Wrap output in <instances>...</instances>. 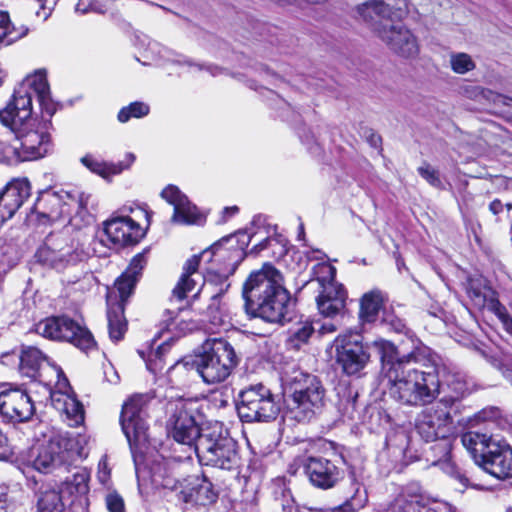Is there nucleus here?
Masks as SVG:
<instances>
[{
	"label": "nucleus",
	"mask_w": 512,
	"mask_h": 512,
	"mask_svg": "<svg viewBox=\"0 0 512 512\" xmlns=\"http://www.w3.org/2000/svg\"><path fill=\"white\" fill-rule=\"evenodd\" d=\"M90 473L85 468H80L71 479H67L61 486L62 494L67 498L85 496L89 492Z\"/></svg>",
	"instance_id": "36"
},
{
	"label": "nucleus",
	"mask_w": 512,
	"mask_h": 512,
	"mask_svg": "<svg viewBox=\"0 0 512 512\" xmlns=\"http://www.w3.org/2000/svg\"><path fill=\"white\" fill-rule=\"evenodd\" d=\"M299 512H329V511L326 509H321V508L302 507L299 509Z\"/></svg>",
	"instance_id": "63"
},
{
	"label": "nucleus",
	"mask_w": 512,
	"mask_h": 512,
	"mask_svg": "<svg viewBox=\"0 0 512 512\" xmlns=\"http://www.w3.org/2000/svg\"><path fill=\"white\" fill-rule=\"evenodd\" d=\"M370 141H371V144H372L374 147H377V146L380 144V142H381V138H380V136L373 134V135L371 136Z\"/></svg>",
	"instance_id": "64"
},
{
	"label": "nucleus",
	"mask_w": 512,
	"mask_h": 512,
	"mask_svg": "<svg viewBox=\"0 0 512 512\" xmlns=\"http://www.w3.org/2000/svg\"><path fill=\"white\" fill-rule=\"evenodd\" d=\"M0 121L9 127L16 136V143L10 144L13 151L12 165L37 160L44 157L50 148V134L46 124H42L30 115H23L11 108L0 110Z\"/></svg>",
	"instance_id": "4"
},
{
	"label": "nucleus",
	"mask_w": 512,
	"mask_h": 512,
	"mask_svg": "<svg viewBox=\"0 0 512 512\" xmlns=\"http://www.w3.org/2000/svg\"><path fill=\"white\" fill-rule=\"evenodd\" d=\"M274 244H279V241L277 239H273V238H266L265 240L261 241L259 244L255 245L253 247V249L251 250V252L258 253L267 247L273 246Z\"/></svg>",
	"instance_id": "57"
},
{
	"label": "nucleus",
	"mask_w": 512,
	"mask_h": 512,
	"mask_svg": "<svg viewBox=\"0 0 512 512\" xmlns=\"http://www.w3.org/2000/svg\"><path fill=\"white\" fill-rule=\"evenodd\" d=\"M346 291L342 285H326L316 298L319 312L325 317L337 315L345 306Z\"/></svg>",
	"instance_id": "29"
},
{
	"label": "nucleus",
	"mask_w": 512,
	"mask_h": 512,
	"mask_svg": "<svg viewBox=\"0 0 512 512\" xmlns=\"http://www.w3.org/2000/svg\"><path fill=\"white\" fill-rule=\"evenodd\" d=\"M108 0H79L76 11L82 14L88 12L105 13L108 9Z\"/></svg>",
	"instance_id": "45"
},
{
	"label": "nucleus",
	"mask_w": 512,
	"mask_h": 512,
	"mask_svg": "<svg viewBox=\"0 0 512 512\" xmlns=\"http://www.w3.org/2000/svg\"><path fill=\"white\" fill-rule=\"evenodd\" d=\"M149 105L144 102H133L123 107L118 113V120L121 123L128 122L131 118H142L149 114Z\"/></svg>",
	"instance_id": "43"
},
{
	"label": "nucleus",
	"mask_w": 512,
	"mask_h": 512,
	"mask_svg": "<svg viewBox=\"0 0 512 512\" xmlns=\"http://www.w3.org/2000/svg\"><path fill=\"white\" fill-rule=\"evenodd\" d=\"M161 197L174 207L171 221L181 225H201L204 215L189 201L188 197L175 185L166 186Z\"/></svg>",
	"instance_id": "21"
},
{
	"label": "nucleus",
	"mask_w": 512,
	"mask_h": 512,
	"mask_svg": "<svg viewBox=\"0 0 512 512\" xmlns=\"http://www.w3.org/2000/svg\"><path fill=\"white\" fill-rule=\"evenodd\" d=\"M90 199V194L76 189L45 190L40 192L33 206V212L41 221H56L69 216L73 210L77 212L87 210Z\"/></svg>",
	"instance_id": "9"
},
{
	"label": "nucleus",
	"mask_w": 512,
	"mask_h": 512,
	"mask_svg": "<svg viewBox=\"0 0 512 512\" xmlns=\"http://www.w3.org/2000/svg\"><path fill=\"white\" fill-rule=\"evenodd\" d=\"M336 331V327L332 323H324L320 328V333L326 334V333H332Z\"/></svg>",
	"instance_id": "62"
},
{
	"label": "nucleus",
	"mask_w": 512,
	"mask_h": 512,
	"mask_svg": "<svg viewBox=\"0 0 512 512\" xmlns=\"http://www.w3.org/2000/svg\"><path fill=\"white\" fill-rule=\"evenodd\" d=\"M467 293L477 306H485L494 297V293L483 284L481 279H469ZM490 306V303L488 304Z\"/></svg>",
	"instance_id": "38"
},
{
	"label": "nucleus",
	"mask_w": 512,
	"mask_h": 512,
	"mask_svg": "<svg viewBox=\"0 0 512 512\" xmlns=\"http://www.w3.org/2000/svg\"><path fill=\"white\" fill-rule=\"evenodd\" d=\"M35 330L47 339L68 341L83 351L95 346L90 331L68 317H48L37 323Z\"/></svg>",
	"instance_id": "12"
},
{
	"label": "nucleus",
	"mask_w": 512,
	"mask_h": 512,
	"mask_svg": "<svg viewBox=\"0 0 512 512\" xmlns=\"http://www.w3.org/2000/svg\"><path fill=\"white\" fill-rule=\"evenodd\" d=\"M14 508V503L9 496V488L0 486V512H10Z\"/></svg>",
	"instance_id": "54"
},
{
	"label": "nucleus",
	"mask_w": 512,
	"mask_h": 512,
	"mask_svg": "<svg viewBox=\"0 0 512 512\" xmlns=\"http://www.w3.org/2000/svg\"><path fill=\"white\" fill-rule=\"evenodd\" d=\"M34 95L45 112L52 116L55 112V105L50 96V88L44 69L36 70L26 76L5 108H11V111H19L24 116L30 115L33 112L32 98Z\"/></svg>",
	"instance_id": "10"
},
{
	"label": "nucleus",
	"mask_w": 512,
	"mask_h": 512,
	"mask_svg": "<svg viewBox=\"0 0 512 512\" xmlns=\"http://www.w3.org/2000/svg\"><path fill=\"white\" fill-rule=\"evenodd\" d=\"M449 64L456 74H466L476 68L473 58L464 52H452L449 54Z\"/></svg>",
	"instance_id": "41"
},
{
	"label": "nucleus",
	"mask_w": 512,
	"mask_h": 512,
	"mask_svg": "<svg viewBox=\"0 0 512 512\" xmlns=\"http://www.w3.org/2000/svg\"><path fill=\"white\" fill-rule=\"evenodd\" d=\"M19 369L20 372L30 378H42L43 373L55 371L52 368H59L56 365H51L47 361L43 353L36 347H25L22 349L19 356Z\"/></svg>",
	"instance_id": "28"
},
{
	"label": "nucleus",
	"mask_w": 512,
	"mask_h": 512,
	"mask_svg": "<svg viewBox=\"0 0 512 512\" xmlns=\"http://www.w3.org/2000/svg\"><path fill=\"white\" fill-rule=\"evenodd\" d=\"M430 498L423 492L418 483H409L402 487L389 504L391 512H419L428 506Z\"/></svg>",
	"instance_id": "26"
},
{
	"label": "nucleus",
	"mask_w": 512,
	"mask_h": 512,
	"mask_svg": "<svg viewBox=\"0 0 512 512\" xmlns=\"http://www.w3.org/2000/svg\"><path fill=\"white\" fill-rule=\"evenodd\" d=\"M489 208L493 214H498L503 210V204L499 200H494L490 203Z\"/></svg>",
	"instance_id": "58"
},
{
	"label": "nucleus",
	"mask_w": 512,
	"mask_h": 512,
	"mask_svg": "<svg viewBox=\"0 0 512 512\" xmlns=\"http://www.w3.org/2000/svg\"><path fill=\"white\" fill-rule=\"evenodd\" d=\"M13 151L10 149V144L0 141V163L12 165Z\"/></svg>",
	"instance_id": "56"
},
{
	"label": "nucleus",
	"mask_w": 512,
	"mask_h": 512,
	"mask_svg": "<svg viewBox=\"0 0 512 512\" xmlns=\"http://www.w3.org/2000/svg\"><path fill=\"white\" fill-rule=\"evenodd\" d=\"M177 466L172 460L155 461L150 467L152 485L156 488L175 489L178 484L175 471Z\"/></svg>",
	"instance_id": "32"
},
{
	"label": "nucleus",
	"mask_w": 512,
	"mask_h": 512,
	"mask_svg": "<svg viewBox=\"0 0 512 512\" xmlns=\"http://www.w3.org/2000/svg\"><path fill=\"white\" fill-rule=\"evenodd\" d=\"M389 323L391 327L397 332H401L405 328V324L403 323V321L398 318H396L395 320H391Z\"/></svg>",
	"instance_id": "59"
},
{
	"label": "nucleus",
	"mask_w": 512,
	"mask_h": 512,
	"mask_svg": "<svg viewBox=\"0 0 512 512\" xmlns=\"http://www.w3.org/2000/svg\"><path fill=\"white\" fill-rule=\"evenodd\" d=\"M81 282H82V283H86V284H88L90 287H93V286H96V285H97V280H96V278L94 277V275H93V274H91V273H87V274L83 277V279H82V281H81Z\"/></svg>",
	"instance_id": "60"
},
{
	"label": "nucleus",
	"mask_w": 512,
	"mask_h": 512,
	"mask_svg": "<svg viewBox=\"0 0 512 512\" xmlns=\"http://www.w3.org/2000/svg\"><path fill=\"white\" fill-rule=\"evenodd\" d=\"M314 331L312 322L308 320L300 322L291 330L288 341L293 348L299 349L308 342Z\"/></svg>",
	"instance_id": "40"
},
{
	"label": "nucleus",
	"mask_w": 512,
	"mask_h": 512,
	"mask_svg": "<svg viewBox=\"0 0 512 512\" xmlns=\"http://www.w3.org/2000/svg\"><path fill=\"white\" fill-rule=\"evenodd\" d=\"M97 479L103 485H107L110 482V469L106 459L100 460L98 464Z\"/></svg>",
	"instance_id": "55"
},
{
	"label": "nucleus",
	"mask_w": 512,
	"mask_h": 512,
	"mask_svg": "<svg viewBox=\"0 0 512 512\" xmlns=\"http://www.w3.org/2000/svg\"><path fill=\"white\" fill-rule=\"evenodd\" d=\"M194 451L202 465L224 470H232L239 465L237 444L219 422L202 427Z\"/></svg>",
	"instance_id": "8"
},
{
	"label": "nucleus",
	"mask_w": 512,
	"mask_h": 512,
	"mask_svg": "<svg viewBox=\"0 0 512 512\" xmlns=\"http://www.w3.org/2000/svg\"><path fill=\"white\" fill-rule=\"evenodd\" d=\"M135 160L132 153H128L125 159L118 163H108L97 160L90 154L83 156L80 161L91 172L103 177L109 178L114 175L120 174L125 169H128Z\"/></svg>",
	"instance_id": "31"
},
{
	"label": "nucleus",
	"mask_w": 512,
	"mask_h": 512,
	"mask_svg": "<svg viewBox=\"0 0 512 512\" xmlns=\"http://www.w3.org/2000/svg\"><path fill=\"white\" fill-rule=\"evenodd\" d=\"M107 319L109 337L113 342L120 341L126 332V320L122 304H113L112 293L107 295Z\"/></svg>",
	"instance_id": "33"
},
{
	"label": "nucleus",
	"mask_w": 512,
	"mask_h": 512,
	"mask_svg": "<svg viewBox=\"0 0 512 512\" xmlns=\"http://www.w3.org/2000/svg\"><path fill=\"white\" fill-rule=\"evenodd\" d=\"M384 297L378 290L365 293L360 299L359 319L364 323H373L377 320L382 309Z\"/></svg>",
	"instance_id": "35"
},
{
	"label": "nucleus",
	"mask_w": 512,
	"mask_h": 512,
	"mask_svg": "<svg viewBox=\"0 0 512 512\" xmlns=\"http://www.w3.org/2000/svg\"><path fill=\"white\" fill-rule=\"evenodd\" d=\"M381 360L382 382L389 396L409 407L431 404L440 394V379L429 362V350L416 348L399 356L397 347L390 341L377 339L371 343Z\"/></svg>",
	"instance_id": "1"
},
{
	"label": "nucleus",
	"mask_w": 512,
	"mask_h": 512,
	"mask_svg": "<svg viewBox=\"0 0 512 512\" xmlns=\"http://www.w3.org/2000/svg\"><path fill=\"white\" fill-rule=\"evenodd\" d=\"M35 257L43 266L62 270L77 260V255L68 239L62 235L51 234L37 250Z\"/></svg>",
	"instance_id": "19"
},
{
	"label": "nucleus",
	"mask_w": 512,
	"mask_h": 512,
	"mask_svg": "<svg viewBox=\"0 0 512 512\" xmlns=\"http://www.w3.org/2000/svg\"><path fill=\"white\" fill-rule=\"evenodd\" d=\"M137 281L129 276H125L124 273L115 281V290L110 291L112 293L113 304H122L124 306L125 301L132 294Z\"/></svg>",
	"instance_id": "39"
},
{
	"label": "nucleus",
	"mask_w": 512,
	"mask_h": 512,
	"mask_svg": "<svg viewBox=\"0 0 512 512\" xmlns=\"http://www.w3.org/2000/svg\"><path fill=\"white\" fill-rule=\"evenodd\" d=\"M35 412L33 401L29 394L19 388L0 392V414L3 419L14 422H26Z\"/></svg>",
	"instance_id": "20"
},
{
	"label": "nucleus",
	"mask_w": 512,
	"mask_h": 512,
	"mask_svg": "<svg viewBox=\"0 0 512 512\" xmlns=\"http://www.w3.org/2000/svg\"><path fill=\"white\" fill-rule=\"evenodd\" d=\"M146 264V254L144 252L138 253L131 259L129 266L123 273L125 274V276H129L138 281L139 277L141 276L142 270L144 269Z\"/></svg>",
	"instance_id": "46"
},
{
	"label": "nucleus",
	"mask_w": 512,
	"mask_h": 512,
	"mask_svg": "<svg viewBox=\"0 0 512 512\" xmlns=\"http://www.w3.org/2000/svg\"><path fill=\"white\" fill-rule=\"evenodd\" d=\"M239 209L237 206H231V207H226L224 208L223 210V217L225 219L235 215L236 213H238Z\"/></svg>",
	"instance_id": "61"
},
{
	"label": "nucleus",
	"mask_w": 512,
	"mask_h": 512,
	"mask_svg": "<svg viewBox=\"0 0 512 512\" xmlns=\"http://www.w3.org/2000/svg\"><path fill=\"white\" fill-rule=\"evenodd\" d=\"M282 383L291 393L292 412L297 421H308L323 408L326 391L316 376L294 368L283 374Z\"/></svg>",
	"instance_id": "6"
},
{
	"label": "nucleus",
	"mask_w": 512,
	"mask_h": 512,
	"mask_svg": "<svg viewBox=\"0 0 512 512\" xmlns=\"http://www.w3.org/2000/svg\"><path fill=\"white\" fill-rule=\"evenodd\" d=\"M247 315L269 323H281L287 314L290 294L282 273L270 263L252 271L242 287Z\"/></svg>",
	"instance_id": "2"
},
{
	"label": "nucleus",
	"mask_w": 512,
	"mask_h": 512,
	"mask_svg": "<svg viewBox=\"0 0 512 512\" xmlns=\"http://www.w3.org/2000/svg\"><path fill=\"white\" fill-rule=\"evenodd\" d=\"M237 412L244 422L270 421L278 415L279 405L270 389L259 383L239 393Z\"/></svg>",
	"instance_id": "11"
},
{
	"label": "nucleus",
	"mask_w": 512,
	"mask_h": 512,
	"mask_svg": "<svg viewBox=\"0 0 512 512\" xmlns=\"http://www.w3.org/2000/svg\"><path fill=\"white\" fill-rule=\"evenodd\" d=\"M175 62L179 65H182V64H185L188 66L189 70L190 71H202V70H205L207 71L208 73H210L212 76H216V75H219L221 73V69L215 65H202V64H199V63H194L193 61H191L190 59H188L187 57H180L179 59L175 60Z\"/></svg>",
	"instance_id": "50"
},
{
	"label": "nucleus",
	"mask_w": 512,
	"mask_h": 512,
	"mask_svg": "<svg viewBox=\"0 0 512 512\" xmlns=\"http://www.w3.org/2000/svg\"><path fill=\"white\" fill-rule=\"evenodd\" d=\"M203 349V353L197 355L192 363L187 360L175 363L171 367V372L191 365L207 384H217L226 380L236 365L233 347L226 340L211 339L205 343Z\"/></svg>",
	"instance_id": "7"
},
{
	"label": "nucleus",
	"mask_w": 512,
	"mask_h": 512,
	"mask_svg": "<svg viewBox=\"0 0 512 512\" xmlns=\"http://www.w3.org/2000/svg\"><path fill=\"white\" fill-rule=\"evenodd\" d=\"M480 466L498 479L512 477V448L505 441L495 439Z\"/></svg>",
	"instance_id": "24"
},
{
	"label": "nucleus",
	"mask_w": 512,
	"mask_h": 512,
	"mask_svg": "<svg viewBox=\"0 0 512 512\" xmlns=\"http://www.w3.org/2000/svg\"><path fill=\"white\" fill-rule=\"evenodd\" d=\"M30 195L28 179L18 178L9 182L0 193V225L11 219Z\"/></svg>",
	"instance_id": "23"
},
{
	"label": "nucleus",
	"mask_w": 512,
	"mask_h": 512,
	"mask_svg": "<svg viewBox=\"0 0 512 512\" xmlns=\"http://www.w3.org/2000/svg\"><path fill=\"white\" fill-rule=\"evenodd\" d=\"M103 225L107 239L117 247L135 244L144 235L141 226L128 216H113Z\"/></svg>",
	"instance_id": "22"
},
{
	"label": "nucleus",
	"mask_w": 512,
	"mask_h": 512,
	"mask_svg": "<svg viewBox=\"0 0 512 512\" xmlns=\"http://www.w3.org/2000/svg\"><path fill=\"white\" fill-rule=\"evenodd\" d=\"M47 0H27L28 8L35 10L36 16L42 21L48 19L52 12V7L46 5Z\"/></svg>",
	"instance_id": "51"
},
{
	"label": "nucleus",
	"mask_w": 512,
	"mask_h": 512,
	"mask_svg": "<svg viewBox=\"0 0 512 512\" xmlns=\"http://www.w3.org/2000/svg\"><path fill=\"white\" fill-rule=\"evenodd\" d=\"M200 263L199 256H192L187 260L183 268V274L172 291V298L182 301L188 293L201 286L202 276L198 273Z\"/></svg>",
	"instance_id": "30"
},
{
	"label": "nucleus",
	"mask_w": 512,
	"mask_h": 512,
	"mask_svg": "<svg viewBox=\"0 0 512 512\" xmlns=\"http://www.w3.org/2000/svg\"><path fill=\"white\" fill-rule=\"evenodd\" d=\"M455 399H443L435 407L425 410L417 423V431L426 442L437 441L431 449L439 451V459L433 462L445 473L455 477L464 487L468 485V479L461 474L450 459L451 442L449 435L453 431L452 418L448 410Z\"/></svg>",
	"instance_id": "3"
},
{
	"label": "nucleus",
	"mask_w": 512,
	"mask_h": 512,
	"mask_svg": "<svg viewBox=\"0 0 512 512\" xmlns=\"http://www.w3.org/2000/svg\"><path fill=\"white\" fill-rule=\"evenodd\" d=\"M336 361L347 375H356L367 365L370 355L358 334L339 335L334 341Z\"/></svg>",
	"instance_id": "16"
},
{
	"label": "nucleus",
	"mask_w": 512,
	"mask_h": 512,
	"mask_svg": "<svg viewBox=\"0 0 512 512\" xmlns=\"http://www.w3.org/2000/svg\"><path fill=\"white\" fill-rule=\"evenodd\" d=\"M147 399L143 395L129 398L122 407L120 423L130 447L147 441Z\"/></svg>",
	"instance_id": "15"
},
{
	"label": "nucleus",
	"mask_w": 512,
	"mask_h": 512,
	"mask_svg": "<svg viewBox=\"0 0 512 512\" xmlns=\"http://www.w3.org/2000/svg\"><path fill=\"white\" fill-rule=\"evenodd\" d=\"M165 349L166 348L162 346L158 347V349L155 352L151 353V357L148 360H145L147 368L151 372L156 373L158 370L162 369V365L160 362L162 353Z\"/></svg>",
	"instance_id": "53"
},
{
	"label": "nucleus",
	"mask_w": 512,
	"mask_h": 512,
	"mask_svg": "<svg viewBox=\"0 0 512 512\" xmlns=\"http://www.w3.org/2000/svg\"><path fill=\"white\" fill-rule=\"evenodd\" d=\"M180 494L185 503L194 505L207 506L217 499L212 483L205 476H194L187 479Z\"/></svg>",
	"instance_id": "27"
},
{
	"label": "nucleus",
	"mask_w": 512,
	"mask_h": 512,
	"mask_svg": "<svg viewBox=\"0 0 512 512\" xmlns=\"http://www.w3.org/2000/svg\"><path fill=\"white\" fill-rule=\"evenodd\" d=\"M57 378L54 388L46 383L44 388L54 408L66 416L69 426H78L84 421L83 405L72 392L68 379L61 368H52Z\"/></svg>",
	"instance_id": "14"
},
{
	"label": "nucleus",
	"mask_w": 512,
	"mask_h": 512,
	"mask_svg": "<svg viewBox=\"0 0 512 512\" xmlns=\"http://www.w3.org/2000/svg\"><path fill=\"white\" fill-rule=\"evenodd\" d=\"M418 173L433 187H442V181L440 180L439 173L431 165L426 163L423 164L418 168Z\"/></svg>",
	"instance_id": "49"
},
{
	"label": "nucleus",
	"mask_w": 512,
	"mask_h": 512,
	"mask_svg": "<svg viewBox=\"0 0 512 512\" xmlns=\"http://www.w3.org/2000/svg\"><path fill=\"white\" fill-rule=\"evenodd\" d=\"M366 497H358L356 494L348 499L344 504L334 508L331 512H355L362 508Z\"/></svg>",
	"instance_id": "52"
},
{
	"label": "nucleus",
	"mask_w": 512,
	"mask_h": 512,
	"mask_svg": "<svg viewBox=\"0 0 512 512\" xmlns=\"http://www.w3.org/2000/svg\"><path fill=\"white\" fill-rule=\"evenodd\" d=\"M377 37L395 54L414 58L419 54V43L412 31L402 22L381 24L375 28Z\"/></svg>",
	"instance_id": "17"
},
{
	"label": "nucleus",
	"mask_w": 512,
	"mask_h": 512,
	"mask_svg": "<svg viewBox=\"0 0 512 512\" xmlns=\"http://www.w3.org/2000/svg\"><path fill=\"white\" fill-rule=\"evenodd\" d=\"M26 33L27 30L19 33L16 32L11 26L8 14L0 11V43L11 44Z\"/></svg>",
	"instance_id": "44"
},
{
	"label": "nucleus",
	"mask_w": 512,
	"mask_h": 512,
	"mask_svg": "<svg viewBox=\"0 0 512 512\" xmlns=\"http://www.w3.org/2000/svg\"><path fill=\"white\" fill-rule=\"evenodd\" d=\"M314 276L321 289H324L326 285H340L335 281L336 268L330 263L323 262L317 264L314 267Z\"/></svg>",
	"instance_id": "42"
},
{
	"label": "nucleus",
	"mask_w": 512,
	"mask_h": 512,
	"mask_svg": "<svg viewBox=\"0 0 512 512\" xmlns=\"http://www.w3.org/2000/svg\"><path fill=\"white\" fill-rule=\"evenodd\" d=\"M494 440L495 439L491 436H487L486 434H481L474 431L464 433L461 437L463 446L467 449L475 462L479 465L485 458L488 446H490Z\"/></svg>",
	"instance_id": "34"
},
{
	"label": "nucleus",
	"mask_w": 512,
	"mask_h": 512,
	"mask_svg": "<svg viewBox=\"0 0 512 512\" xmlns=\"http://www.w3.org/2000/svg\"><path fill=\"white\" fill-rule=\"evenodd\" d=\"M83 442L84 439L80 436L74 437L67 432L50 430L35 447L32 466L45 474L61 469L68 471L70 466L85 457Z\"/></svg>",
	"instance_id": "5"
},
{
	"label": "nucleus",
	"mask_w": 512,
	"mask_h": 512,
	"mask_svg": "<svg viewBox=\"0 0 512 512\" xmlns=\"http://www.w3.org/2000/svg\"><path fill=\"white\" fill-rule=\"evenodd\" d=\"M105 504L109 512H125L124 499L115 490H108L105 496Z\"/></svg>",
	"instance_id": "48"
},
{
	"label": "nucleus",
	"mask_w": 512,
	"mask_h": 512,
	"mask_svg": "<svg viewBox=\"0 0 512 512\" xmlns=\"http://www.w3.org/2000/svg\"><path fill=\"white\" fill-rule=\"evenodd\" d=\"M172 415L169 419L171 433L173 438L182 444L193 446L202 434L195 418V412L198 410V403L191 399H178L170 404Z\"/></svg>",
	"instance_id": "13"
},
{
	"label": "nucleus",
	"mask_w": 512,
	"mask_h": 512,
	"mask_svg": "<svg viewBox=\"0 0 512 512\" xmlns=\"http://www.w3.org/2000/svg\"><path fill=\"white\" fill-rule=\"evenodd\" d=\"M490 309L497 315L503 328L512 336V318L506 312L505 307L496 298L490 300Z\"/></svg>",
	"instance_id": "47"
},
{
	"label": "nucleus",
	"mask_w": 512,
	"mask_h": 512,
	"mask_svg": "<svg viewBox=\"0 0 512 512\" xmlns=\"http://www.w3.org/2000/svg\"><path fill=\"white\" fill-rule=\"evenodd\" d=\"M67 497L60 489H46L38 499V512H64V500Z\"/></svg>",
	"instance_id": "37"
},
{
	"label": "nucleus",
	"mask_w": 512,
	"mask_h": 512,
	"mask_svg": "<svg viewBox=\"0 0 512 512\" xmlns=\"http://www.w3.org/2000/svg\"><path fill=\"white\" fill-rule=\"evenodd\" d=\"M406 0H368L356 7L358 15L373 25V30L381 24L396 23L403 16Z\"/></svg>",
	"instance_id": "18"
},
{
	"label": "nucleus",
	"mask_w": 512,
	"mask_h": 512,
	"mask_svg": "<svg viewBox=\"0 0 512 512\" xmlns=\"http://www.w3.org/2000/svg\"><path fill=\"white\" fill-rule=\"evenodd\" d=\"M311 484L320 489L334 487L341 478V471L330 460L322 457H309L304 465Z\"/></svg>",
	"instance_id": "25"
}]
</instances>
